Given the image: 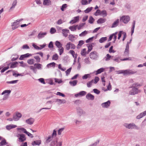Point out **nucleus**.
Segmentation results:
<instances>
[{"label": "nucleus", "mask_w": 146, "mask_h": 146, "mask_svg": "<svg viewBox=\"0 0 146 146\" xmlns=\"http://www.w3.org/2000/svg\"><path fill=\"white\" fill-rule=\"evenodd\" d=\"M23 20V19L17 20L15 21L13 23L12 25V29L13 30H14L20 26V23Z\"/></svg>", "instance_id": "1"}, {"label": "nucleus", "mask_w": 146, "mask_h": 146, "mask_svg": "<svg viewBox=\"0 0 146 146\" xmlns=\"http://www.w3.org/2000/svg\"><path fill=\"white\" fill-rule=\"evenodd\" d=\"M130 19V17L128 16L123 15L120 19V21L123 22L124 23H127Z\"/></svg>", "instance_id": "2"}, {"label": "nucleus", "mask_w": 146, "mask_h": 146, "mask_svg": "<svg viewBox=\"0 0 146 146\" xmlns=\"http://www.w3.org/2000/svg\"><path fill=\"white\" fill-rule=\"evenodd\" d=\"M17 136L18 138L19 142H23L26 140V138L24 134H18Z\"/></svg>", "instance_id": "3"}, {"label": "nucleus", "mask_w": 146, "mask_h": 146, "mask_svg": "<svg viewBox=\"0 0 146 146\" xmlns=\"http://www.w3.org/2000/svg\"><path fill=\"white\" fill-rule=\"evenodd\" d=\"M70 46H71V49H74L75 48V45L69 42L67 43L65 46L66 49L68 50H70Z\"/></svg>", "instance_id": "4"}, {"label": "nucleus", "mask_w": 146, "mask_h": 146, "mask_svg": "<svg viewBox=\"0 0 146 146\" xmlns=\"http://www.w3.org/2000/svg\"><path fill=\"white\" fill-rule=\"evenodd\" d=\"M139 92V91L135 87H133L132 90L129 92V94L131 95H134L137 94Z\"/></svg>", "instance_id": "5"}, {"label": "nucleus", "mask_w": 146, "mask_h": 146, "mask_svg": "<svg viewBox=\"0 0 146 146\" xmlns=\"http://www.w3.org/2000/svg\"><path fill=\"white\" fill-rule=\"evenodd\" d=\"M90 56L91 58L93 59H95L97 57V52L96 51H94L91 52L90 55Z\"/></svg>", "instance_id": "6"}, {"label": "nucleus", "mask_w": 146, "mask_h": 146, "mask_svg": "<svg viewBox=\"0 0 146 146\" xmlns=\"http://www.w3.org/2000/svg\"><path fill=\"white\" fill-rule=\"evenodd\" d=\"M124 126L127 128L129 129H133L136 128V126L134 124L130 123L129 124H125Z\"/></svg>", "instance_id": "7"}, {"label": "nucleus", "mask_w": 146, "mask_h": 146, "mask_svg": "<svg viewBox=\"0 0 146 146\" xmlns=\"http://www.w3.org/2000/svg\"><path fill=\"white\" fill-rule=\"evenodd\" d=\"M21 114L19 112H17L15 115L13 116V119L15 121H17L19 120V118L21 117Z\"/></svg>", "instance_id": "8"}, {"label": "nucleus", "mask_w": 146, "mask_h": 146, "mask_svg": "<svg viewBox=\"0 0 146 146\" xmlns=\"http://www.w3.org/2000/svg\"><path fill=\"white\" fill-rule=\"evenodd\" d=\"M32 56L31 54L29 53H27L25 54L22 55L19 58V60H24V59L26 58H28Z\"/></svg>", "instance_id": "9"}, {"label": "nucleus", "mask_w": 146, "mask_h": 146, "mask_svg": "<svg viewBox=\"0 0 146 146\" xmlns=\"http://www.w3.org/2000/svg\"><path fill=\"white\" fill-rule=\"evenodd\" d=\"M11 92V91L10 90H6L4 91L1 94L2 95H3L6 94L4 95L5 98H3L4 100H5L7 98L8 96V95L10 94Z\"/></svg>", "instance_id": "10"}, {"label": "nucleus", "mask_w": 146, "mask_h": 146, "mask_svg": "<svg viewBox=\"0 0 146 146\" xmlns=\"http://www.w3.org/2000/svg\"><path fill=\"white\" fill-rule=\"evenodd\" d=\"M136 72H134L131 70H124V75L131 74Z\"/></svg>", "instance_id": "11"}, {"label": "nucleus", "mask_w": 146, "mask_h": 146, "mask_svg": "<svg viewBox=\"0 0 146 146\" xmlns=\"http://www.w3.org/2000/svg\"><path fill=\"white\" fill-rule=\"evenodd\" d=\"M18 64L17 62H14L12 63H10L8 64L9 66L10 65V67L11 68H13L17 67V65Z\"/></svg>", "instance_id": "12"}, {"label": "nucleus", "mask_w": 146, "mask_h": 146, "mask_svg": "<svg viewBox=\"0 0 146 146\" xmlns=\"http://www.w3.org/2000/svg\"><path fill=\"white\" fill-rule=\"evenodd\" d=\"M62 31L63 35L65 37L67 36L68 33H69V30L66 29H62Z\"/></svg>", "instance_id": "13"}, {"label": "nucleus", "mask_w": 146, "mask_h": 146, "mask_svg": "<svg viewBox=\"0 0 146 146\" xmlns=\"http://www.w3.org/2000/svg\"><path fill=\"white\" fill-rule=\"evenodd\" d=\"M34 119L32 118H30L26 120V122L28 124H32L34 121Z\"/></svg>", "instance_id": "14"}, {"label": "nucleus", "mask_w": 146, "mask_h": 146, "mask_svg": "<svg viewBox=\"0 0 146 146\" xmlns=\"http://www.w3.org/2000/svg\"><path fill=\"white\" fill-rule=\"evenodd\" d=\"M41 143V140H37L33 141L32 143V145H39Z\"/></svg>", "instance_id": "15"}, {"label": "nucleus", "mask_w": 146, "mask_h": 146, "mask_svg": "<svg viewBox=\"0 0 146 146\" xmlns=\"http://www.w3.org/2000/svg\"><path fill=\"white\" fill-rule=\"evenodd\" d=\"M110 101L109 100L106 102L102 103V107L107 108L110 106Z\"/></svg>", "instance_id": "16"}, {"label": "nucleus", "mask_w": 146, "mask_h": 146, "mask_svg": "<svg viewBox=\"0 0 146 146\" xmlns=\"http://www.w3.org/2000/svg\"><path fill=\"white\" fill-rule=\"evenodd\" d=\"M17 127V126L14 125H9L6 126V128L7 130H10L11 129L15 128Z\"/></svg>", "instance_id": "17"}, {"label": "nucleus", "mask_w": 146, "mask_h": 146, "mask_svg": "<svg viewBox=\"0 0 146 146\" xmlns=\"http://www.w3.org/2000/svg\"><path fill=\"white\" fill-rule=\"evenodd\" d=\"M53 137L51 135H49L46 138L45 142L46 143H48L51 141L53 139Z\"/></svg>", "instance_id": "18"}, {"label": "nucleus", "mask_w": 146, "mask_h": 146, "mask_svg": "<svg viewBox=\"0 0 146 146\" xmlns=\"http://www.w3.org/2000/svg\"><path fill=\"white\" fill-rule=\"evenodd\" d=\"M79 19V16H77L74 17V19L70 21V23L73 24L78 21Z\"/></svg>", "instance_id": "19"}, {"label": "nucleus", "mask_w": 146, "mask_h": 146, "mask_svg": "<svg viewBox=\"0 0 146 146\" xmlns=\"http://www.w3.org/2000/svg\"><path fill=\"white\" fill-rule=\"evenodd\" d=\"M69 53L71 54L73 58H77V54L75 53V52L73 50H71L69 52Z\"/></svg>", "instance_id": "20"}, {"label": "nucleus", "mask_w": 146, "mask_h": 146, "mask_svg": "<svg viewBox=\"0 0 146 146\" xmlns=\"http://www.w3.org/2000/svg\"><path fill=\"white\" fill-rule=\"evenodd\" d=\"M106 21L105 19L100 18L98 20L97 23L98 24H101L104 23Z\"/></svg>", "instance_id": "21"}, {"label": "nucleus", "mask_w": 146, "mask_h": 146, "mask_svg": "<svg viewBox=\"0 0 146 146\" xmlns=\"http://www.w3.org/2000/svg\"><path fill=\"white\" fill-rule=\"evenodd\" d=\"M51 4V1L50 0H44L43 5H49Z\"/></svg>", "instance_id": "22"}, {"label": "nucleus", "mask_w": 146, "mask_h": 146, "mask_svg": "<svg viewBox=\"0 0 146 146\" xmlns=\"http://www.w3.org/2000/svg\"><path fill=\"white\" fill-rule=\"evenodd\" d=\"M86 97L87 99L89 100H93L94 98V96L90 94H88Z\"/></svg>", "instance_id": "23"}, {"label": "nucleus", "mask_w": 146, "mask_h": 146, "mask_svg": "<svg viewBox=\"0 0 146 146\" xmlns=\"http://www.w3.org/2000/svg\"><path fill=\"white\" fill-rule=\"evenodd\" d=\"M55 102H58V104H60L62 103H65L66 102V101L64 99L61 100L59 99H56Z\"/></svg>", "instance_id": "24"}, {"label": "nucleus", "mask_w": 146, "mask_h": 146, "mask_svg": "<svg viewBox=\"0 0 146 146\" xmlns=\"http://www.w3.org/2000/svg\"><path fill=\"white\" fill-rule=\"evenodd\" d=\"M78 25H73L72 26L70 27L69 29L72 31H76Z\"/></svg>", "instance_id": "25"}, {"label": "nucleus", "mask_w": 146, "mask_h": 146, "mask_svg": "<svg viewBox=\"0 0 146 146\" xmlns=\"http://www.w3.org/2000/svg\"><path fill=\"white\" fill-rule=\"evenodd\" d=\"M119 21V19H117V20L113 23L111 27L112 28H114L116 27Z\"/></svg>", "instance_id": "26"}, {"label": "nucleus", "mask_w": 146, "mask_h": 146, "mask_svg": "<svg viewBox=\"0 0 146 146\" xmlns=\"http://www.w3.org/2000/svg\"><path fill=\"white\" fill-rule=\"evenodd\" d=\"M107 13L105 10H103L101 11L100 15L103 17H106L107 16Z\"/></svg>", "instance_id": "27"}, {"label": "nucleus", "mask_w": 146, "mask_h": 146, "mask_svg": "<svg viewBox=\"0 0 146 146\" xmlns=\"http://www.w3.org/2000/svg\"><path fill=\"white\" fill-rule=\"evenodd\" d=\"M17 129L20 133L22 132L26 133V132L27 131L26 130L23 128H17Z\"/></svg>", "instance_id": "28"}, {"label": "nucleus", "mask_w": 146, "mask_h": 146, "mask_svg": "<svg viewBox=\"0 0 146 146\" xmlns=\"http://www.w3.org/2000/svg\"><path fill=\"white\" fill-rule=\"evenodd\" d=\"M46 34V33H40L38 35V38H40L44 37Z\"/></svg>", "instance_id": "29"}, {"label": "nucleus", "mask_w": 146, "mask_h": 146, "mask_svg": "<svg viewBox=\"0 0 146 146\" xmlns=\"http://www.w3.org/2000/svg\"><path fill=\"white\" fill-rule=\"evenodd\" d=\"M34 66H35L36 69H41L42 68V65L40 63H35L34 64Z\"/></svg>", "instance_id": "30"}, {"label": "nucleus", "mask_w": 146, "mask_h": 146, "mask_svg": "<svg viewBox=\"0 0 146 146\" xmlns=\"http://www.w3.org/2000/svg\"><path fill=\"white\" fill-rule=\"evenodd\" d=\"M104 70V69L103 68H101L99 69H98L97 70L96 72V75H98V74H100L102 72H103Z\"/></svg>", "instance_id": "31"}, {"label": "nucleus", "mask_w": 146, "mask_h": 146, "mask_svg": "<svg viewBox=\"0 0 146 146\" xmlns=\"http://www.w3.org/2000/svg\"><path fill=\"white\" fill-rule=\"evenodd\" d=\"M27 63L30 65L33 64L34 63V60L33 59H30L27 60Z\"/></svg>", "instance_id": "32"}, {"label": "nucleus", "mask_w": 146, "mask_h": 146, "mask_svg": "<svg viewBox=\"0 0 146 146\" xmlns=\"http://www.w3.org/2000/svg\"><path fill=\"white\" fill-rule=\"evenodd\" d=\"M77 81L76 80H75L72 81H70L69 83L72 86H74L77 84Z\"/></svg>", "instance_id": "33"}, {"label": "nucleus", "mask_w": 146, "mask_h": 146, "mask_svg": "<svg viewBox=\"0 0 146 146\" xmlns=\"http://www.w3.org/2000/svg\"><path fill=\"white\" fill-rule=\"evenodd\" d=\"M55 45L59 48L62 47V44L59 41H56L55 42Z\"/></svg>", "instance_id": "34"}, {"label": "nucleus", "mask_w": 146, "mask_h": 146, "mask_svg": "<svg viewBox=\"0 0 146 146\" xmlns=\"http://www.w3.org/2000/svg\"><path fill=\"white\" fill-rule=\"evenodd\" d=\"M84 41L83 40H80L77 46V48H79L80 47L84 44Z\"/></svg>", "instance_id": "35"}, {"label": "nucleus", "mask_w": 146, "mask_h": 146, "mask_svg": "<svg viewBox=\"0 0 146 146\" xmlns=\"http://www.w3.org/2000/svg\"><path fill=\"white\" fill-rule=\"evenodd\" d=\"M86 53V49L85 48L83 49L81 51V54L82 56H85Z\"/></svg>", "instance_id": "36"}, {"label": "nucleus", "mask_w": 146, "mask_h": 146, "mask_svg": "<svg viewBox=\"0 0 146 146\" xmlns=\"http://www.w3.org/2000/svg\"><path fill=\"white\" fill-rule=\"evenodd\" d=\"M113 56H111L109 54H107L105 60L106 61H108L110 60L111 59H112Z\"/></svg>", "instance_id": "37"}, {"label": "nucleus", "mask_w": 146, "mask_h": 146, "mask_svg": "<svg viewBox=\"0 0 146 146\" xmlns=\"http://www.w3.org/2000/svg\"><path fill=\"white\" fill-rule=\"evenodd\" d=\"M107 39L106 37H102L100 39L99 41L100 43H102L106 41Z\"/></svg>", "instance_id": "38"}, {"label": "nucleus", "mask_w": 146, "mask_h": 146, "mask_svg": "<svg viewBox=\"0 0 146 146\" xmlns=\"http://www.w3.org/2000/svg\"><path fill=\"white\" fill-rule=\"evenodd\" d=\"M55 65V63L54 62H52L48 64L47 65V66L48 68H49L51 67H54Z\"/></svg>", "instance_id": "39"}, {"label": "nucleus", "mask_w": 146, "mask_h": 146, "mask_svg": "<svg viewBox=\"0 0 146 146\" xmlns=\"http://www.w3.org/2000/svg\"><path fill=\"white\" fill-rule=\"evenodd\" d=\"M94 80H92L90 82H89L87 83V85L88 87H90L91 86L92 84L94 83Z\"/></svg>", "instance_id": "40"}, {"label": "nucleus", "mask_w": 146, "mask_h": 146, "mask_svg": "<svg viewBox=\"0 0 146 146\" xmlns=\"http://www.w3.org/2000/svg\"><path fill=\"white\" fill-rule=\"evenodd\" d=\"M74 38L75 36L72 34L69 35L68 37L69 40L72 41L74 40Z\"/></svg>", "instance_id": "41"}, {"label": "nucleus", "mask_w": 146, "mask_h": 146, "mask_svg": "<svg viewBox=\"0 0 146 146\" xmlns=\"http://www.w3.org/2000/svg\"><path fill=\"white\" fill-rule=\"evenodd\" d=\"M93 9V7H91L87 8L84 11L85 13H88L91 11Z\"/></svg>", "instance_id": "42"}, {"label": "nucleus", "mask_w": 146, "mask_h": 146, "mask_svg": "<svg viewBox=\"0 0 146 146\" xmlns=\"http://www.w3.org/2000/svg\"><path fill=\"white\" fill-rule=\"evenodd\" d=\"M88 33V32L86 31L82 32L81 34H79L80 36H83L86 35Z\"/></svg>", "instance_id": "43"}, {"label": "nucleus", "mask_w": 146, "mask_h": 146, "mask_svg": "<svg viewBox=\"0 0 146 146\" xmlns=\"http://www.w3.org/2000/svg\"><path fill=\"white\" fill-rule=\"evenodd\" d=\"M91 77L90 75L89 74H85L83 77L82 79H86L88 78H90Z\"/></svg>", "instance_id": "44"}, {"label": "nucleus", "mask_w": 146, "mask_h": 146, "mask_svg": "<svg viewBox=\"0 0 146 146\" xmlns=\"http://www.w3.org/2000/svg\"><path fill=\"white\" fill-rule=\"evenodd\" d=\"M17 4V0H15L13 2V3L12 5V6L11 7L10 9H12L14 8L15 7V6Z\"/></svg>", "instance_id": "45"}, {"label": "nucleus", "mask_w": 146, "mask_h": 146, "mask_svg": "<svg viewBox=\"0 0 146 146\" xmlns=\"http://www.w3.org/2000/svg\"><path fill=\"white\" fill-rule=\"evenodd\" d=\"M101 11L100 9H97L96 12L94 13V15L96 16L100 15Z\"/></svg>", "instance_id": "46"}, {"label": "nucleus", "mask_w": 146, "mask_h": 146, "mask_svg": "<svg viewBox=\"0 0 146 146\" xmlns=\"http://www.w3.org/2000/svg\"><path fill=\"white\" fill-rule=\"evenodd\" d=\"M34 58L36 59L37 62H39L40 61V58L38 56H34Z\"/></svg>", "instance_id": "47"}, {"label": "nucleus", "mask_w": 146, "mask_h": 146, "mask_svg": "<svg viewBox=\"0 0 146 146\" xmlns=\"http://www.w3.org/2000/svg\"><path fill=\"white\" fill-rule=\"evenodd\" d=\"M7 144V143L6 142V140L4 139L2 140L1 141L0 143V146H2L4 145H6Z\"/></svg>", "instance_id": "48"}, {"label": "nucleus", "mask_w": 146, "mask_h": 146, "mask_svg": "<svg viewBox=\"0 0 146 146\" xmlns=\"http://www.w3.org/2000/svg\"><path fill=\"white\" fill-rule=\"evenodd\" d=\"M58 56L57 54H54L52 57V60H57L58 59Z\"/></svg>", "instance_id": "49"}, {"label": "nucleus", "mask_w": 146, "mask_h": 146, "mask_svg": "<svg viewBox=\"0 0 146 146\" xmlns=\"http://www.w3.org/2000/svg\"><path fill=\"white\" fill-rule=\"evenodd\" d=\"M94 18L91 16L90 17L88 21L89 23L92 24L94 22Z\"/></svg>", "instance_id": "50"}, {"label": "nucleus", "mask_w": 146, "mask_h": 146, "mask_svg": "<svg viewBox=\"0 0 146 146\" xmlns=\"http://www.w3.org/2000/svg\"><path fill=\"white\" fill-rule=\"evenodd\" d=\"M72 69V68L70 67L65 72L66 73V76H68L70 74L71 71Z\"/></svg>", "instance_id": "51"}, {"label": "nucleus", "mask_w": 146, "mask_h": 146, "mask_svg": "<svg viewBox=\"0 0 146 146\" xmlns=\"http://www.w3.org/2000/svg\"><path fill=\"white\" fill-rule=\"evenodd\" d=\"M57 135V133H56V131L54 129L53 131V132L52 133V135H51L53 138L55 137H56Z\"/></svg>", "instance_id": "52"}, {"label": "nucleus", "mask_w": 146, "mask_h": 146, "mask_svg": "<svg viewBox=\"0 0 146 146\" xmlns=\"http://www.w3.org/2000/svg\"><path fill=\"white\" fill-rule=\"evenodd\" d=\"M81 3L82 5H86L88 4V2L86 0H82Z\"/></svg>", "instance_id": "53"}, {"label": "nucleus", "mask_w": 146, "mask_h": 146, "mask_svg": "<svg viewBox=\"0 0 146 146\" xmlns=\"http://www.w3.org/2000/svg\"><path fill=\"white\" fill-rule=\"evenodd\" d=\"M135 21H134L133 22V26L132 27V28L131 29V32L132 34L134 32V28L135 27Z\"/></svg>", "instance_id": "54"}, {"label": "nucleus", "mask_w": 146, "mask_h": 146, "mask_svg": "<svg viewBox=\"0 0 146 146\" xmlns=\"http://www.w3.org/2000/svg\"><path fill=\"white\" fill-rule=\"evenodd\" d=\"M57 141H53L51 142L50 144L51 146H57Z\"/></svg>", "instance_id": "55"}, {"label": "nucleus", "mask_w": 146, "mask_h": 146, "mask_svg": "<svg viewBox=\"0 0 146 146\" xmlns=\"http://www.w3.org/2000/svg\"><path fill=\"white\" fill-rule=\"evenodd\" d=\"M56 31L55 28L53 27H52L50 30V33L51 34H52L55 33Z\"/></svg>", "instance_id": "56"}, {"label": "nucleus", "mask_w": 146, "mask_h": 146, "mask_svg": "<svg viewBox=\"0 0 146 146\" xmlns=\"http://www.w3.org/2000/svg\"><path fill=\"white\" fill-rule=\"evenodd\" d=\"M9 66H7L4 67L2 70H1V73L4 72L5 71L8 69L9 68Z\"/></svg>", "instance_id": "57"}, {"label": "nucleus", "mask_w": 146, "mask_h": 146, "mask_svg": "<svg viewBox=\"0 0 146 146\" xmlns=\"http://www.w3.org/2000/svg\"><path fill=\"white\" fill-rule=\"evenodd\" d=\"M86 94V92L84 91H82L80 92L78 95H81V96H83L85 95Z\"/></svg>", "instance_id": "58"}, {"label": "nucleus", "mask_w": 146, "mask_h": 146, "mask_svg": "<svg viewBox=\"0 0 146 146\" xmlns=\"http://www.w3.org/2000/svg\"><path fill=\"white\" fill-rule=\"evenodd\" d=\"M59 54L61 55L64 52V48L63 47H61L59 48Z\"/></svg>", "instance_id": "59"}, {"label": "nucleus", "mask_w": 146, "mask_h": 146, "mask_svg": "<svg viewBox=\"0 0 146 146\" xmlns=\"http://www.w3.org/2000/svg\"><path fill=\"white\" fill-rule=\"evenodd\" d=\"M36 49V50H41V48H40V47L35 44H33L32 45Z\"/></svg>", "instance_id": "60"}, {"label": "nucleus", "mask_w": 146, "mask_h": 146, "mask_svg": "<svg viewBox=\"0 0 146 146\" xmlns=\"http://www.w3.org/2000/svg\"><path fill=\"white\" fill-rule=\"evenodd\" d=\"M129 49H125L124 54L125 56H129Z\"/></svg>", "instance_id": "61"}, {"label": "nucleus", "mask_w": 146, "mask_h": 146, "mask_svg": "<svg viewBox=\"0 0 146 146\" xmlns=\"http://www.w3.org/2000/svg\"><path fill=\"white\" fill-rule=\"evenodd\" d=\"M93 38L94 37L89 38L86 40V42L88 43L92 41L93 39Z\"/></svg>", "instance_id": "62"}, {"label": "nucleus", "mask_w": 146, "mask_h": 146, "mask_svg": "<svg viewBox=\"0 0 146 146\" xmlns=\"http://www.w3.org/2000/svg\"><path fill=\"white\" fill-rule=\"evenodd\" d=\"M64 128H62L61 129H59L58 130V135H60L61 134L62 132L64 130Z\"/></svg>", "instance_id": "63"}, {"label": "nucleus", "mask_w": 146, "mask_h": 146, "mask_svg": "<svg viewBox=\"0 0 146 146\" xmlns=\"http://www.w3.org/2000/svg\"><path fill=\"white\" fill-rule=\"evenodd\" d=\"M99 78L98 77H95L94 80V83L95 84H96L99 81Z\"/></svg>", "instance_id": "64"}]
</instances>
